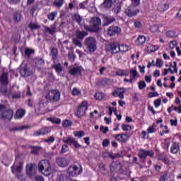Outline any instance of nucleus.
Listing matches in <instances>:
<instances>
[{
    "label": "nucleus",
    "instance_id": "nucleus-13",
    "mask_svg": "<svg viewBox=\"0 0 181 181\" xmlns=\"http://www.w3.org/2000/svg\"><path fill=\"white\" fill-rule=\"evenodd\" d=\"M163 27V24L153 25L150 27V30L152 33L156 35V36H159L160 33H163V31L161 30Z\"/></svg>",
    "mask_w": 181,
    "mask_h": 181
},
{
    "label": "nucleus",
    "instance_id": "nucleus-44",
    "mask_svg": "<svg viewBox=\"0 0 181 181\" xmlns=\"http://www.w3.org/2000/svg\"><path fill=\"white\" fill-rule=\"evenodd\" d=\"M34 54H35V49H33L26 48L25 49V56H28V57H30V55Z\"/></svg>",
    "mask_w": 181,
    "mask_h": 181
},
{
    "label": "nucleus",
    "instance_id": "nucleus-27",
    "mask_svg": "<svg viewBox=\"0 0 181 181\" xmlns=\"http://www.w3.org/2000/svg\"><path fill=\"white\" fill-rule=\"evenodd\" d=\"M128 50H129V47L128 45L119 44L118 53L124 54V53H127Z\"/></svg>",
    "mask_w": 181,
    "mask_h": 181
},
{
    "label": "nucleus",
    "instance_id": "nucleus-15",
    "mask_svg": "<svg viewBox=\"0 0 181 181\" xmlns=\"http://www.w3.org/2000/svg\"><path fill=\"white\" fill-rule=\"evenodd\" d=\"M26 173L28 176H35L36 173V164L30 163L26 165Z\"/></svg>",
    "mask_w": 181,
    "mask_h": 181
},
{
    "label": "nucleus",
    "instance_id": "nucleus-1",
    "mask_svg": "<svg viewBox=\"0 0 181 181\" xmlns=\"http://www.w3.org/2000/svg\"><path fill=\"white\" fill-rule=\"evenodd\" d=\"M85 30L92 33H97L101 30V18L98 17H93L89 21V25L85 24L83 25Z\"/></svg>",
    "mask_w": 181,
    "mask_h": 181
},
{
    "label": "nucleus",
    "instance_id": "nucleus-5",
    "mask_svg": "<svg viewBox=\"0 0 181 181\" xmlns=\"http://www.w3.org/2000/svg\"><path fill=\"white\" fill-rule=\"evenodd\" d=\"M85 47L89 53H94L97 50V40L93 37H89L85 40Z\"/></svg>",
    "mask_w": 181,
    "mask_h": 181
},
{
    "label": "nucleus",
    "instance_id": "nucleus-63",
    "mask_svg": "<svg viewBox=\"0 0 181 181\" xmlns=\"http://www.w3.org/2000/svg\"><path fill=\"white\" fill-rule=\"evenodd\" d=\"M100 131H102L103 134H107L109 131L108 127L100 126Z\"/></svg>",
    "mask_w": 181,
    "mask_h": 181
},
{
    "label": "nucleus",
    "instance_id": "nucleus-48",
    "mask_svg": "<svg viewBox=\"0 0 181 181\" xmlns=\"http://www.w3.org/2000/svg\"><path fill=\"white\" fill-rule=\"evenodd\" d=\"M28 28H30V29H31L32 30H36V29H40V25H39L37 24V23H30L28 25Z\"/></svg>",
    "mask_w": 181,
    "mask_h": 181
},
{
    "label": "nucleus",
    "instance_id": "nucleus-59",
    "mask_svg": "<svg viewBox=\"0 0 181 181\" xmlns=\"http://www.w3.org/2000/svg\"><path fill=\"white\" fill-rule=\"evenodd\" d=\"M162 103V99L161 98H158L154 100V105L156 108H158V107L160 106V104Z\"/></svg>",
    "mask_w": 181,
    "mask_h": 181
},
{
    "label": "nucleus",
    "instance_id": "nucleus-49",
    "mask_svg": "<svg viewBox=\"0 0 181 181\" xmlns=\"http://www.w3.org/2000/svg\"><path fill=\"white\" fill-rule=\"evenodd\" d=\"M54 69L57 73H62V71H63V66L60 64L54 65Z\"/></svg>",
    "mask_w": 181,
    "mask_h": 181
},
{
    "label": "nucleus",
    "instance_id": "nucleus-17",
    "mask_svg": "<svg viewBox=\"0 0 181 181\" xmlns=\"http://www.w3.org/2000/svg\"><path fill=\"white\" fill-rule=\"evenodd\" d=\"M117 19H115V17L114 16H103V25L108 26L109 25H111L115 22Z\"/></svg>",
    "mask_w": 181,
    "mask_h": 181
},
{
    "label": "nucleus",
    "instance_id": "nucleus-35",
    "mask_svg": "<svg viewBox=\"0 0 181 181\" xmlns=\"http://www.w3.org/2000/svg\"><path fill=\"white\" fill-rule=\"evenodd\" d=\"M87 35H88V33H87L86 31H76V36L78 39L83 40L84 39L85 36H87Z\"/></svg>",
    "mask_w": 181,
    "mask_h": 181
},
{
    "label": "nucleus",
    "instance_id": "nucleus-60",
    "mask_svg": "<svg viewBox=\"0 0 181 181\" xmlns=\"http://www.w3.org/2000/svg\"><path fill=\"white\" fill-rule=\"evenodd\" d=\"M110 145V139H105L103 141V148H107Z\"/></svg>",
    "mask_w": 181,
    "mask_h": 181
},
{
    "label": "nucleus",
    "instance_id": "nucleus-52",
    "mask_svg": "<svg viewBox=\"0 0 181 181\" xmlns=\"http://www.w3.org/2000/svg\"><path fill=\"white\" fill-rule=\"evenodd\" d=\"M122 91L119 92V93L117 95V97H119V98H120L121 100H124V98H125V95L124 94H125V93L127 92V89H121Z\"/></svg>",
    "mask_w": 181,
    "mask_h": 181
},
{
    "label": "nucleus",
    "instance_id": "nucleus-20",
    "mask_svg": "<svg viewBox=\"0 0 181 181\" xmlns=\"http://www.w3.org/2000/svg\"><path fill=\"white\" fill-rule=\"evenodd\" d=\"M115 75L119 77H128L129 76V69H118L115 72Z\"/></svg>",
    "mask_w": 181,
    "mask_h": 181
},
{
    "label": "nucleus",
    "instance_id": "nucleus-26",
    "mask_svg": "<svg viewBox=\"0 0 181 181\" xmlns=\"http://www.w3.org/2000/svg\"><path fill=\"white\" fill-rule=\"evenodd\" d=\"M180 149V146H179V143L173 142L170 147V152L173 154L177 153L179 150Z\"/></svg>",
    "mask_w": 181,
    "mask_h": 181
},
{
    "label": "nucleus",
    "instance_id": "nucleus-32",
    "mask_svg": "<svg viewBox=\"0 0 181 181\" xmlns=\"http://www.w3.org/2000/svg\"><path fill=\"white\" fill-rule=\"evenodd\" d=\"M13 19L16 23H18L22 21V14L19 12H16L13 14Z\"/></svg>",
    "mask_w": 181,
    "mask_h": 181
},
{
    "label": "nucleus",
    "instance_id": "nucleus-56",
    "mask_svg": "<svg viewBox=\"0 0 181 181\" xmlns=\"http://www.w3.org/2000/svg\"><path fill=\"white\" fill-rule=\"evenodd\" d=\"M156 66H157V67H159V68L163 66V61L162 60V59L158 58L156 59Z\"/></svg>",
    "mask_w": 181,
    "mask_h": 181
},
{
    "label": "nucleus",
    "instance_id": "nucleus-30",
    "mask_svg": "<svg viewBox=\"0 0 181 181\" xmlns=\"http://www.w3.org/2000/svg\"><path fill=\"white\" fill-rule=\"evenodd\" d=\"M0 81L3 84V86H8V74L3 73V74L0 77Z\"/></svg>",
    "mask_w": 181,
    "mask_h": 181
},
{
    "label": "nucleus",
    "instance_id": "nucleus-41",
    "mask_svg": "<svg viewBox=\"0 0 181 181\" xmlns=\"http://www.w3.org/2000/svg\"><path fill=\"white\" fill-rule=\"evenodd\" d=\"M112 5H114V3L110 0H105L103 3V8H111Z\"/></svg>",
    "mask_w": 181,
    "mask_h": 181
},
{
    "label": "nucleus",
    "instance_id": "nucleus-55",
    "mask_svg": "<svg viewBox=\"0 0 181 181\" xmlns=\"http://www.w3.org/2000/svg\"><path fill=\"white\" fill-rule=\"evenodd\" d=\"M73 42L75 46H77L78 47H83V44H81V42H80L78 39L75 38L73 40Z\"/></svg>",
    "mask_w": 181,
    "mask_h": 181
},
{
    "label": "nucleus",
    "instance_id": "nucleus-3",
    "mask_svg": "<svg viewBox=\"0 0 181 181\" xmlns=\"http://www.w3.org/2000/svg\"><path fill=\"white\" fill-rule=\"evenodd\" d=\"M45 99L49 103H57L60 100V91L56 89L48 90Z\"/></svg>",
    "mask_w": 181,
    "mask_h": 181
},
{
    "label": "nucleus",
    "instance_id": "nucleus-29",
    "mask_svg": "<svg viewBox=\"0 0 181 181\" xmlns=\"http://www.w3.org/2000/svg\"><path fill=\"white\" fill-rule=\"evenodd\" d=\"M145 42H146V37L144 35H139L136 40V45L141 46V45H145Z\"/></svg>",
    "mask_w": 181,
    "mask_h": 181
},
{
    "label": "nucleus",
    "instance_id": "nucleus-12",
    "mask_svg": "<svg viewBox=\"0 0 181 181\" xmlns=\"http://www.w3.org/2000/svg\"><path fill=\"white\" fill-rule=\"evenodd\" d=\"M121 33V28L117 25H111L107 28V35L109 36H115Z\"/></svg>",
    "mask_w": 181,
    "mask_h": 181
},
{
    "label": "nucleus",
    "instance_id": "nucleus-58",
    "mask_svg": "<svg viewBox=\"0 0 181 181\" xmlns=\"http://www.w3.org/2000/svg\"><path fill=\"white\" fill-rule=\"evenodd\" d=\"M148 98H153V97H159V93L158 92H150L148 94Z\"/></svg>",
    "mask_w": 181,
    "mask_h": 181
},
{
    "label": "nucleus",
    "instance_id": "nucleus-6",
    "mask_svg": "<svg viewBox=\"0 0 181 181\" xmlns=\"http://www.w3.org/2000/svg\"><path fill=\"white\" fill-rule=\"evenodd\" d=\"M88 110V103L87 100L83 101L79 105L77 112H76V115L78 118H81L83 117L84 114H86V111Z\"/></svg>",
    "mask_w": 181,
    "mask_h": 181
},
{
    "label": "nucleus",
    "instance_id": "nucleus-54",
    "mask_svg": "<svg viewBox=\"0 0 181 181\" xmlns=\"http://www.w3.org/2000/svg\"><path fill=\"white\" fill-rule=\"evenodd\" d=\"M44 28H45V33H49V35H54L55 33L54 30H52V28L47 26H44Z\"/></svg>",
    "mask_w": 181,
    "mask_h": 181
},
{
    "label": "nucleus",
    "instance_id": "nucleus-38",
    "mask_svg": "<svg viewBox=\"0 0 181 181\" xmlns=\"http://www.w3.org/2000/svg\"><path fill=\"white\" fill-rule=\"evenodd\" d=\"M122 90H125V88H117L116 89H115L112 93V95L113 97H118V95L119 94V93H121V91H122Z\"/></svg>",
    "mask_w": 181,
    "mask_h": 181
},
{
    "label": "nucleus",
    "instance_id": "nucleus-40",
    "mask_svg": "<svg viewBox=\"0 0 181 181\" xmlns=\"http://www.w3.org/2000/svg\"><path fill=\"white\" fill-rule=\"evenodd\" d=\"M165 36L167 37L173 38L176 37V31L174 30H168L165 33Z\"/></svg>",
    "mask_w": 181,
    "mask_h": 181
},
{
    "label": "nucleus",
    "instance_id": "nucleus-2",
    "mask_svg": "<svg viewBox=\"0 0 181 181\" xmlns=\"http://www.w3.org/2000/svg\"><path fill=\"white\" fill-rule=\"evenodd\" d=\"M39 171L45 176H49L52 173V166L50 162L48 160H42L38 163Z\"/></svg>",
    "mask_w": 181,
    "mask_h": 181
},
{
    "label": "nucleus",
    "instance_id": "nucleus-31",
    "mask_svg": "<svg viewBox=\"0 0 181 181\" xmlns=\"http://www.w3.org/2000/svg\"><path fill=\"white\" fill-rule=\"evenodd\" d=\"M109 82H110V79L107 78H104L98 81V86H101L102 87H106V86H108Z\"/></svg>",
    "mask_w": 181,
    "mask_h": 181
},
{
    "label": "nucleus",
    "instance_id": "nucleus-24",
    "mask_svg": "<svg viewBox=\"0 0 181 181\" xmlns=\"http://www.w3.org/2000/svg\"><path fill=\"white\" fill-rule=\"evenodd\" d=\"M69 144L70 146H74L76 149L81 148V145L78 144V141H76L74 138L69 137Z\"/></svg>",
    "mask_w": 181,
    "mask_h": 181
},
{
    "label": "nucleus",
    "instance_id": "nucleus-28",
    "mask_svg": "<svg viewBox=\"0 0 181 181\" xmlns=\"http://www.w3.org/2000/svg\"><path fill=\"white\" fill-rule=\"evenodd\" d=\"M158 160H160L163 162V163H165V165H170V160L168 158V157L165 156L163 154H159L158 156Z\"/></svg>",
    "mask_w": 181,
    "mask_h": 181
},
{
    "label": "nucleus",
    "instance_id": "nucleus-43",
    "mask_svg": "<svg viewBox=\"0 0 181 181\" xmlns=\"http://www.w3.org/2000/svg\"><path fill=\"white\" fill-rule=\"evenodd\" d=\"M121 127L122 131H124L126 132L132 129V126H131V124H122Z\"/></svg>",
    "mask_w": 181,
    "mask_h": 181
},
{
    "label": "nucleus",
    "instance_id": "nucleus-11",
    "mask_svg": "<svg viewBox=\"0 0 181 181\" xmlns=\"http://www.w3.org/2000/svg\"><path fill=\"white\" fill-rule=\"evenodd\" d=\"M81 172H83V169L81 166L80 168L76 165H70L69 168V176H78V175H81Z\"/></svg>",
    "mask_w": 181,
    "mask_h": 181
},
{
    "label": "nucleus",
    "instance_id": "nucleus-23",
    "mask_svg": "<svg viewBox=\"0 0 181 181\" xmlns=\"http://www.w3.org/2000/svg\"><path fill=\"white\" fill-rule=\"evenodd\" d=\"M56 162L59 166L61 168H66L67 166L69 161L66 158H58L56 160Z\"/></svg>",
    "mask_w": 181,
    "mask_h": 181
},
{
    "label": "nucleus",
    "instance_id": "nucleus-46",
    "mask_svg": "<svg viewBox=\"0 0 181 181\" xmlns=\"http://www.w3.org/2000/svg\"><path fill=\"white\" fill-rule=\"evenodd\" d=\"M48 120L52 122L53 124H57V125L60 124V123L62 122V120L57 117H51L48 119Z\"/></svg>",
    "mask_w": 181,
    "mask_h": 181
},
{
    "label": "nucleus",
    "instance_id": "nucleus-14",
    "mask_svg": "<svg viewBox=\"0 0 181 181\" xmlns=\"http://www.w3.org/2000/svg\"><path fill=\"white\" fill-rule=\"evenodd\" d=\"M125 13L127 16L132 18V16H136L139 13V10L136 9V7L134 6H130L125 10Z\"/></svg>",
    "mask_w": 181,
    "mask_h": 181
},
{
    "label": "nucleus",
    "instance_id": "nucleus-22",
    "mask_svg": "<svg viewBox=\"0 0 181 181\" xmlns=\"http://www.w3.org/2000/svg\"><path fill=\"white\" fill-rule=\"evenodd\" d=\"M71 18L72 21L76 23H78V25H81V23L83 22V17L78 13L71 14Z\"/></svg>",
    "mask_w": 181,
    "mask_h": 181
},
{
    "label": "nucleus",
    "instance_id": "nucleus-61",
    "mask_svg": "<svg viewBox=\"0 0 181 181\" xmlns=\"http://www.w3.org/2000/svg\"><path fill=\"white\" fill-rule=\"evenodd\" d=\"M141 136L142 139H148V137L149 136V135L148 134V132H146V131H142Z\"/></svg>",
    "mask_w": 181,
    "mask_h": 181
},
{
    "label": "nucleus",
    "instance_id": "nucleus-57",
    "mask_svg": "<svg viewBox=\"0 0 181 181\" xmlns=\"http://www.w3.org/2000/svg\"><path fill=\"white\" fill-rule=\"evenodd\" d=\"M56 16H57V13L52 12L48 15V19H49V21H54V18H56Z\"/></svg>",
    "mask_w": 181,
    "mask_h": 181
},
{
    "label": "nucleus",
    "instance_id": "nucleus-19",
    "mask_svg": "<svg viewBox=\"0 0 181 181\" xmlns=\"http://www.w3.org/2000/svg\"><path fill=\"white\" fill-rule=\"evenodd\" d=\"M50 56L54 63L57 62V56H59V50L56 47H50Z\"/></svg>",
    "mask_w": 181,
    "mask_h": 181
},
{
    "label": "nucleus",
    "instance_id": "nucleus-7",
    "mask_svg": "<svg viewBox=\"0 0 181 181\" xmlns=\"http://www.w3.org/2000/svg\"><path fill=\"white\" fill-rule=\"evenodd\" d=\"M23 169V162L19 160V159L16 158V161L11 166L12 173H21Z\"/></svg>",
    "mask_w": 181,
    "mask_h": 181
},
{
    "label": "nucleus",
    "instance_id": "nucleus-37",
    "mask_svg": "<svg viewBox=\"0 0 181 181\" xmlns=\"http://www.w3.org/2000/svg\"><path fill=\"white\" fill-rule=\"evenodd\" d=\"M138 156L140 159H146V150L141 148L140 152L138 153Z\"/></svg>",
    "mask_w": 181,
    "mask_h": 181
},
{
    "label": "nucleus",
    "instance_id": "nucleus-34",
    "mask_svg": "<svg viewBox=\"0 0 181 181\" xmlns=\"http://www.w3.org/2000/svg\"><path fill=\"white\" fill-rule=\"evenodd\" d=\"M30 149H32L31 153H33V155H37V153H39L40 150L42 149V147L39 146H30Z\"/></svg>",
    "mask_w": 181,
    "mask_h": 181
},
{
    "label": "nucleus",
    "instance_id": "nucleus-21",
    "mask_svg": "<svg viewBox=\"0 0 181 181\" xmlns=\"http://www.w3.org/2000/svg\"><path fill=\"white\" fill-rule=\"evenodd\" d=\"M170 5L169 3H160L158 6V11L159 12H166L169 9Z\"/></svg>",
    "mask_w": 181,
    "mask_h": 181
},
{
    "label": "nucleus",
    "instance_id": "nucleus-4",
    "mask_svg": "<svg viewBox=\"0 0 181 181\" xmlns=\"http://www.w3.org/2000/svg\"><path fill=\"white\" fill-rule=\"evenodd\" d=\"M6 110V106L4 105H0V111L1 112L0 115V118L3 121H11L12 117H13V110Z\"/></svg>",
    "mask_w": 181,
    "mask_h": 181
},
{
    "label": "nucleus",
    "instance_id": "nucleus-25",
    "mask_svg": "<svg viewBox=\"0 0 181 181\" xmlns=\"http://www.w3.org/2000/svg\"><path fill=\"white\" fill-rule=\"evenodd\" d=\"M69 74L71 76H81V69L80 67H74L69 70Z\"/></svg>",
    "mask_w": 181,
    "mask_h": 181
},
{
    "label": "nucleus",
    "instance_id": "nucleus-51",
    "mask_svg": "<svg viewBox=\"0 0 181 181\" xmlns=\"http://www.w3.org/2000/svg\"><path fill=\"white\" fill-rule=\"evenodd\" d=\"M138 87L139 90H144V88H146V83L144 81H140L138 83Z\"/></svg>",
    "mask_w": 181,
    "mask_h": 181
},
{
    "label": "nucleus",
    "instance_id": "nucleus-39",
    "mask_svg": "<svg viewBox=\"0 0 181 181\" xmlns=\"http://www.w3.org/2000/svg\"><path fill=\"white\" fill-rule=\"evenodd\" d=\"M148 52H150V53H153L155 52H156L157 50H159V47L158 45H150L147 47Z\"/></svg>",
    "mask_w": 181,
    "mask_h": 181
},
{
    "label": "nucleus",
    "instance_id": "nucleus-47",
    "mask_svg": "<svg viewBox=\"0 0 181 181\" xmlns=\"http://www.w3.org/2000/svg\"><path fill=\"white\" fill-rule=\"evenodd\" d=\"M74 136H77V138H82V136H84L86 134L84 133V131H78V132H74Z\"/></svg>",
    "mask_w": 181,
    "mask_h": 181
},
{
    "label": "nucleus",
    "instance_id": "nucleus-53",
    "mask_svg": "<svg viewBox=\"0 0 181 181\" xmlns=\"http://www.w3.org/2000/svg\"><path fill=\"white\" fill-rule=\"evenodd\" d=\"M72 95H81V90H78L77 88H74L72 90Z\"/></svg>",
    "mask_w": 181,
    "mask_h": 181
},
{
    "label": "nucleus",
    "instance_id": "nucleus-10",
    "mask_svg": "<svg viewBox=\"0 0 181 181\" xmlns=\"http://www.w3.org/2000/svg\"><path fill=\"white\" fill-rule=\"evenodd\" d=\"M119 44L117 42H110L105 47L106 52H110L112 54H117L118 53Z\"/></svg>",
    "mask_w": 181,
    "mask_h": 181
},
{
    "label": "nucleus",
    "instance_id": "nucleus-9",
    "mask_svg": "<svg viewBox=\"0 0 181 181\" xmlns=\"http://www.w3.org/2000/svg\"><path fill=\"white\" fill-rule=\"evenodd\" d=\"M20 74L22 77H29L32 74V71L29 69L28 64L22 63L19 67Z\"/></svg>",
    "mask_w": 181,
    "mask_h": 181
},
{
    "label": "nucleus",
    "instance_id": "nucleus-18",
    "mask_svg": "<svg viewBox=\"0 0 181 181\" xmlns=\"http://www.w3.org/2000/svg\"><path fill=\"white\" fill-rule=\"evenodd\" d=\"M34 63L35 67H37L38 70H42L43 66H45V59L42 58L37 57L34 59Z\"/></svg>",
    "mask_w": 181,
    "mask_h": 181
},
{
    "label": "nucleus",
    "instance_id": "nucleus-42",
    "mask_svg": "<svg viewBox=\"0 0 181 181\" xmlns=\"http://www.w3.org/2000/svg\"><path fill=\"white\" fill-rule=\"evenodd\" d=\"M130 78L136 80V77L138 76V71L136 69H132L129 71Z\"/></svg>",
    "mask_w": 181,
    "mask_h": 181
},
{
    "label": "nucleus",
    "instance_id": "nucleus-45",
    "mask_svg": "<svg viewBox=\"0 0 181 181\" xmlns=\"http://www.w3.org/2000/svg\"><path fill=\"white\" fill-rule=\"evenodd\" d=\"M63 4H64V0H55L53 5L57 8H60V6H63Z\"/></svg>",
    "mask_w": 181,
    "mask_h": 181
},
{
    "label": "nucleus",
    "instance_id": "nucleus-36",
    "mask_svg": "<svg viewBox=\"0 0 181 181\" xmlns=\"http://www.w3.org/2000/svg\"><path fill=\"white\" fill-rule=\"evenodd\" d=\"M25 114V110L21 109L16 111L15 118L17 119H19L20 118H22Z\"/></svg>",
    "mask_w": 181,
    "mask_h": 181
},
{
    "label": "nucleus",
    "instance_id": "nucleus-16",
    "mask_svg": "<svg viewBox=\"0 0 181 181\" xmlns=\"http://www.w3.org/2000/svg\"><path fill=\"white\" fill-rule=\"evenodd\" d=\"M50 132L49 127H43L38 131L34 132V136H40V135H47Z\"/></svg>",
    "mask_w": 181,
    "mask_h": 181
},
{
    "label": "nucleus",
    "instance_id": "nucleus-50",
    "mask_svg": "<svg viewBox=\"0 0 181 181\" xmlns=\"http://www.w3.org/2000/svg\"><path fill=\"white\" fill-rule=\"evenodd\" d=\"M156 129H155V123H153L151 126L148 127L147 129L148 134H153L155 133Z\"/></svg>",
    "mask_w": 181,
    "mask_h": 181
},
{
    "label": "nucleus",
    "instance_id": "nucleus-33",
    "mask_svg": "<svg viewBox=\"0 0 181 181\" xmlns=\"http://www.w3.org/2000/svg\"><path fill=\"white\" fill-rule=\"evenodd\" d=\"M105 93L103 92H98L95 94L94 97L96 100H99V101H101L102 100H104L105 98Z\"/></svg>",
    "mask_w": 181,
    "mask_h": 181
},
{
    "label": "nucleus",
    "instance_id": "nucleus-62",
    "mask_svg": "<svg viewBox=\"0 0 181 181\" xmlns=\"http://www.w3.org/2000/svg\"><path fill=\"white\" fill-rule=\"evenodd\" d=\"M1 91L2 94H4V95H11V92L8 90L6 88H1Z\"/></svg>",
    "mask_w": 181,
    "mask_h": 181
},
{
    "label": "nucleus",
    "instance_id": "nucleus-64",
    "mask_svg": "<svg viewBox=\"0 0 181 181\" xmlns=\"http://www.w3.org/2000/svg\"><path fill=\"white\" fill-rule=\"evenodd\" d=\"M168 180V173H165L160 177V181H166Z\"/></svg>",
    "mask_w": 181,
    "mask_h": 181
},
{
    "label": "nucleus",
    "instance_id": "nucleus-8",
    "mask_svg": "<svg viewBox=\"0 0 181 181\" xmlns=\"http://www.w3.org/2000/svg\"><path fill=\"white\" fill-rule=\"evenodd\" d=\"M113 138L116 139L120 144H127L129 139V134L127 133H121L118 134L113 135Z\"/></svg>",
    "mask_w": 181,
    "mask_h": 181
}]
</instances>
